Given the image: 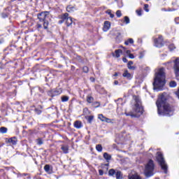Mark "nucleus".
I'll list each match as a JSON object with an SVG mask.
<instances>
[{
    "instance_id": "nucleus-31",
    "label": "nucleus",
    "mask_w": 179,
    "mask_h": 179,
    "mask_svg": "<svg viewBox=\"0 0 179 179\" xmlns=\"http://www.w3.org/2000/svg\"><path fill=\"white\" fill-rule=\"evenodd\" d=\"M169 48L170 51H173V50H176V46L174 45V44H171L169 45Z\"/></svg>"
},
{
    "instance_id": "nucleus-42",
    "label": "nucleus",
    "mask_w": 179,
    "mask_h": 179,
    "mask_svg": "<svg viewBox=\"0 0 179 179\" xmlns=\"http://www.w3.org/2000/svg\"><path fill=\"white\" fill-rule=\"evenodd\" d=\"M129 57L131 59H134V58H135V56H134V55H132V54H129Z\"/></svg>"
},
{
    "instance_id": "nucleus-29",
    "label": "nucleus",
    "mask_w": 179,
    "mask_h": 179,
    "mask_svg": "<svg viewBox=\"0 0 179 179\" xmlns=\"http://www.w3.org/2000/svg\"><path fill=\"white\" fill-rule=\"evenodd\" d=\"M106 13L109 15L110 17H111L112 19L114 17V14L111 13V10H106Z\"/></svg>"
},
{
    "instance_id": "nucleus-12",
    "label": "nucleus",
    "mask_w": 179,
    "mask_h": 179,
    "mask_svg": "<svg viewBox=\"0 0 179 179\" xmlns=\"http://www.w3.org/2000/svg\"><path fill=\"white\" fill-rule=\"evenodd\" d=\"M122 76L123 78H127V79H132V75L129 73L128 70H124Z\"/></svg>"
},
{
    "instance_id": "nucleus-26",
    "label": "nucleus",
    "mask_w": 179,
    "mask_h": 179,
    "mask_svg": "<svg viewBox=\"0 0 179 179\" xmlns=\"http://www.w3.org/2000/svg\"><path fill=\"white\" fill-rule=\"evenodd\" d=\"M0 132L1 134H6V132H8V129L6 127H1Z\"/></svg>"
},
{
    "instance_id": "nucleus-11",
    "label": "nucleus",
    "mask_w": 179,
    "mask_h": 179,
    "mask_svg": "<svg viewBox=\"0 0 179 179\" xmlns=\"http://www.w3.org/2000/svg\"><path fill=\"white\" fill-rule=\"evenodd\" d=\"M110 27H111V23H110V22L108 21H106L104 22L103 31H108Z\"/></svg>"
},
{
    "instance_id": "nucleus-37",
    "label": "nucleus",
    "mask_w": 179,
    "mask_h": 179,
    "mask_svg": "<svg viewBox=\"0 0 179 179\" xmlns=\"http://www.w3.org/2000/svg\"><path fill=\"white\" fill-rule=\"evenodd\" d=\"M94 118V117L93 116H89L88 118H87V121L88 122H90V124H91V122L93 121V119Z\"/></svg>"
},
{
    "instance_id": "nucleus-48",
    "label": "nucleus",
    "mask_w": 179,
    "mask_h": 179,
    "mask_svg": "<svg viewBox=\"0 0 179 179\" xmlns=\"http://www.w3.org/2000/svg\"><path fill=\"white\" fill-rule=\"evenodd\" d=\"M139 58L140 59H142V58H143V56H140Z\"/></svg>"
},
{
    "instance_id": "nucleus-22",
    "label": "nucleus",
    "mask_w": 179,
    "mask_h": 179,
    "mask_svg": "<svg viewBox=\"0 0 179 179\" xmlns=\"http://www.w3.org/2000/svg\"><path fill=\"white\" fill-rule=\"evenodd\" d=\"M96 150L98 152H102L103 151V147L101 146V144H98V145H96Z\"/></svg>"
},
{
    "instance_id": "nucleus-7",
    "label": "nucleus",
    "mask_w": 179,
    "mask_h": 179,
    "mask_svg": "<svg viewBox=\"0 0 179 179\" xmlns=\"http://www.w3.org/2000/svg\"><path fill=\"white\" fill-rule=\"evenodd\" d=\"M50 17H51V15L48 11L43 12L38 15V19H39L40 22H47L50 20Z\"/></svg>"
},
{
    "instance_id": "nucleus-38",
    "label": "nucleus",
    "mask_w": 179,
    "mask_h": 179,
    "mask_svg": "<svg viewBox=\"0 0 179 179\" xmlns=\"http://www.w3.org/2000/svg\"><path fill=\"white\" fill-rule=\"evenodd\" d=\"M83 72L87 73L89 72V68L87 66H84L83 69Z\"/></svg>"
},
{
    "instance_id": "nucleus-43",
    "label": "nucleus",
    "mask_w": 179,
    "mask_h": 179,
    "mask_svg": "<svg viewBox=\"0 0 179 179\" xmlns=\"http://www.w3.org/2000/svg\"><path fill=\"white\" fill-rule=\"evenodd\" d=\"M175 22H176V24H178V23H179V17H176V18L175 19Z\"/></svg>"
},
{
    "instance_id": "nucleus-39",
    "label": "nucleus",
    "mask_w": 179,
    "mask_h": 179,
    "mask_svg": "<svg viewBox=\"0 0 179 179\" xmlns=\"http://www.w3.org/2000/svg\"><path fill=\"white\" fill-rule=\"evenodd\" d=\"M37 145H43V140L41 138H38L36 140Z\"/></svg>"
},
{
    "instance_id": "nucleus-47",
    "label": "nucleus",
    "mask_w": 179,
    "mask_h": 179,
    "mask_svg": "<svg viewBox=\"0 0 179 179\" xmlns=\"http://www.w3.org/2000/svg\"><path fill=\"white\" fill-rule=\"evenodd\" d=\"M115 85H118V81H115Z\"/></svg>"
},
{
    "instance_id": "nucleus-49",
    "label": "nucleus",
    "mask_w": 179,
    "mask_h": 179,
    "mask_svg": "<svg viewBox=\"0 0 179 179\" xmlns=\"http://www.w3.org/2000/svg\"><path fill=\"white\" fill-rule=\"evenodd\" d=\"M55 94H61V93H57V92H55Z\"/></svg>"
},
{
    "instance_id": "nucleus-18",
    "label": "nucleus",
    "mask_w": 179,
    "mask_h": 179,
    "mask_svg": "<svg viewBox=\"0 0 179 179\" xmlns=\"http://www.w3.org/2000/svg\"><path fill=\"white\" fill-rule=\"evenodd\" d=\"M103 157L106 160H107V162H108V160H111V155L107 152L103 153Z\"/></svg>"
},
{
    "instance_id": "nucleus-24",
    "label": "nucleus",
    "mask_w": 179,
    "mask_h": 179,
    "mask_svg": "<svg viewBox=\"0 0 179 179\" xmlns=\"http://www.w3.org/2000/svg\"><path fill=\"white\" fill-rule=\"evenodd\" d=\"M125 45H128L129 44H134V39L129 38L128 41H125Z\"/></svg>"
},
{
    "instance_id": "nucleus-40",
    "label": "nucleus",
    "mask_w": 179,
    "mask_h": 179,
    "mask_svg": "<svg viewBox=\"0 0 179 179\" xmlns=\"http://www.w3.org/2000/svg\"><path fill=\"white\" fill-rule=\"evenodd\" d=\"M149 8V5L145 4L144 5V10H145V12H149V8Z\"/></svg>"
},
{
    "instance_id": "nucleus-33",
    "label": "nucleus",
    "mask_w": 179,
    "mask_h": 179,
    "mask_svg": "<svg viewBox=\"0 0 179 179\" xmlns=\"http://www.w3.org/2000/svg\"><path fill=\"white\" fill-rule=\"evenodd\" d=\"M105 122H107V124H111V123H113V120L106 117Z\"/></svg>"
},
{
    "instance_id": "nucleus-27",
    "label": "nucleus",
    "mask_w": 179,
    "mask_h": 179,
    "mask_svg": "<svg viewBox=\"0 0 179 179\" xmlns=\"http://www.w3.org/2000/svg\"><path fill=\"white\" fill-rule=\"evenodd\" d=\"M129 17L128 16H125L124 17V22L126 23V24H129Z\"/></svg>"
},
{
    "instance_id": "nucleus-34",
    "label": "nucleus",
    "mask_w": 179,
    "mask_h": 179,
    "mask_svg": "<svg viewBox=\"0 0 179 179\" xmlns=\"http://www.w3.org/2000/svg\"><path fill=\"white\" fill-rule=\"evenodd\" d=\"M44 170H45V171H46V173H49V171H50V165H45L44 166Z\"/></svg>"
},
{
    "instance_id": "nucleus-10",
    "label": "nucleus",
    "mask_w": 179,
    "mask_h": 179,
    "mask_svg": "<svg viewBox=\"0 0 179 179\" xmlns=\"http://www.w3.org/2000/svg\"><path fill=\"white\" fill-rule=\"evenodd\" d=\"M102 168H103V169L99 170V176H103V174H104V171L106 174L107 173V171H108V164L103 165Z\"/></svg>"
},
{
    "instance_id": "nucleus-51",
    "label": "nucleus",
    "mask_w": 179,
    "mask_h": 179,
    "mask_svg": "<svg viewBox=\"0 0 179 179\" xmlns=\"http://www.w3.org/2000/svg\"><path fill=\"white\" fill-rule=\"evenodd\" d=\"M146 1H149V0H146Z\"/></svg>"
},
{
    "instance_id": "nucleus-41",
    "label": "nucleus",
    "mask_w": 179,
    "mask_h": 179,
    "mask_svg": "<svg viewBox=\"0 0 179 179\" xmlns=\"http://www.w3.org/2000/svg\"><path fill=\"white\" fill-rule=\"evenodd\" d=\"M136 13H137V15H138V16H141V15H142V10H136Z\"/></svg>"
},
{
    "instance_id": "nucleus-19",
    "label": "nucleus",
    "mask_w": 179,
    "mask_h": 179,
    "mask_svg": "<svg viewBox=\"0 0 179 179\" xmlns=\"http://www.w3.org/2000/svg\"><path fill=\"white\" fill-rule=\"evenodd\" d=\"M129 179H142L138 173H136L134 175L129 176Z\"/></svg>"
},
{
    "instance_id": "nucleus-1",
    "label": "nucleus",
    "mask_w": 179,
    "mask_h": 179,
    "mask_svg": "<svg viewBox=\"0 0 179 179\" xmlns=\"http://www.w3.org/2000/svg\"><path fill=\"white\" fill-rule=\"evenodd\" d=\"M166 99L164 94L159 95L156 105L159 115H173V108L166 101Z\"/></svg>"
},
{
    "instance_id": "nucleus-30",
    "label": "nucleus",
    "mask_w": 179,
    "mask_h": 179,
    "mask_svg": "<svg viewBox=\"0 0 179 179\" xmlns=\"http://www.w3.org/2000/svg\"><path fill=\"white\" fill-rule=\"evenodd\" d=\"M93 100H94V99H93L92 96H88L87 97V103H93Z\"/></svg>"
},
{
    "instance_id": "nucleus-45",
    "label": "nucleus",
    "mask_w": 179,
    "mask_h": 179,
    "mask_svg": "<svg viewBox=\"0 0 179 179\" xmlns=\"http://www.w3.org/2000/svg\"><path fill=\"white\" fill-rule=\"evenodd\" d=\"M122 61H123V62H128V60H127V58H125V57H124V58L122 59Z\"/></svg>"
},
{
    "instance_id": "nucleus-14",
    "label": "nucleus",
    "mask_w": 179,
    "mask_h": 179,
    "mask_svg": "<svg viewBox=\"0 0 179 179\" xmlns=\"http://www.w3.org/2000/svg\"><path fill=\"white\" fill-rule=\"evenodd\" d=\"M132 65H134V62L129 61L127 64V68H128V69H130L131 71H135L136 67L134 66H132Z\"/></svg>"
},
{
    "instance_id": "nucleus-28",
    "label": "nucleus",
    "mask_w": 179,
    "mask_h": 179,
    "mask_svg": "<svg viewBox=\"0 0 179 179\" xmlns=\"http://www.w3.org/2000/svg\"><path fill=\"white\" fill-rule=\"evenodd\" d=\"M117 172H115V170L114 169H110L108 171L109 176H114V174H116Z\"/></svg>"
},
{
    "instance_id": "nucleus-50",
    "label": "nucleus",
    "mask_w": 179,
    "mask_h": 179,
    "mask_svg": "<svg viewBox=\"0 0 179 179\" xmlns=\"http://www.w3.org/2000/svg\"><path fill=\"white\" fill-rule=\"evenodd\" d=\"M38 27H41V25L38 24Z\"/></svg>"
},
{
    "instance_id": "nucleus-23",
    "label": "nucleus",
    "mask_w": 179,
    "mask_h": 179,
    "mask_svg": "<svg viewBox=\"0 0 179 179\" xmlns=\"http://www.w3.org/2000/svg\"><path fill=\"white\" fill-rule=\"evenodd\" d=\"M62 150L64 152V153H68V150H69V149L68 148V146L64 145L62 146Z\"/></svg>"
},
{
    "instance_id": "nucleus-44",
    "label": "nucleus",
    "mask_w": 179,
    "mask_h": 179,
    "mask_svg": "<svg viewBox=\"0 0 179 179\" xmlns=\"http://www.w3.org/2000/svg\"><path fill=\"white\" fill-rule=\"evenodd\" d=\"M126 54L129 56L131 54V50H127Z\"/></svg>"
},
{
    "instance_id": "nucleus-3",
    "label": "nucleus",
    "mask_w": 179,
    "mask_h": 179,
    "mask_svg": "<svg viewBox=\"0 0 179 179\" xmlns=\"http://www.w3.org/2000/svg\"><path fill=\"white\" fill-rule=\"evenodd\" d=\"M154 89H162L166 85V75L164 74V69H160L155 76L153 83Z\"/></svg>"
},
{
    "instance_id": "nucleus-16",
    "label": "nucleus",
    "mask_w": 179,
    "mask_h": 179,
    "mask_svg": "<svg viewBox=\"0 0 179 179\" xmlns=\"http://www.w3.org/2000/svg\"><path fill=\"white\" fill-rule=\"evenodd\" d=\"M66 10L67 12H75V10H76V8H75V6H68L66 8Z\"/></svg>"
},
{
    "instance_id": "nucleus-35",
    "label": "nucleus",
    "mask_w": 179,
    "mask_h": 179,
    "mask_svg": "<svg viewBox=\"0 0 179 179\" xmlns=\"http://www.w3.org/2000/svg\"><path fill=\"white\" fill-rule=\"evenodd\" d=\"M116 15L117 16V17H121V16H122V13H121V10H117Z\"/></svg>"
},
{
    "instance_id": "nucleus-9",
    "label": "nucleus",
    "mask_w": 179,
    "mask_h": 179,
    "mask_svg": "<svg viewBox=\"0 0 179 179\" xmlns=\"http://www.w3.org/2000/svg\"><path fill=\"white\" fill-rule=\"evenodd\" d=\"M154 41L155 47H157L158 48L163 47V38L162 36H159L158 38L155 39Z\"/></svg>"
},
{
    "instance_id": "nucleus-17",
    "label": "nucleus",
    "mask_w": 179,
    "mask_h": 179,
    "mask_svg": "<svg viewBox=\"0 0 179 179\" xmlns=\"http://www.w3.org/2000/svg\"><path fill=\"white\" fill-rule=\"evenodd\" d=\"M74 127H75V128H77V129H80V128L82 127V122L76 121L74 122Z\"/></svg>"
},
{
    "instance_id": "nucleus-15",
    "label": "nucleus",
    "mask_w": 179,
    "mask_h": 179,
    "mask_svg": "<svg viewBox=\"0 0 179 179\" xmlns=\"http://www.w3.org/2000/svg\"><path fill=\"white\" fill-rule=\"evenodd\" d=\"M8 143H11L12 145H16L17 143V139L15 137L10 138L8 140Z\"/></svg>"
},
{
    "instance_id": "nucleus-6",
    "label": "nucleus",
    "mask_w": 179,
    "mask_h": 179,
    "mask_svg": "<svg viewBox=\"0 0 179 179\" xmlns=\"http://www.w3.org/2000/svg\"><path fill=\"white\" fill-rule=\"evenodd\" d=\"M61 19L62 21H59V23H64V22H66V26H71V24L73 23L72 17H69V14L67 13L63 14Z\"/></svg>"
},
{
    "instance_id": "nucleus-20",
    "label": "nucleus",
    "mask_w": 179,
    "mask_h": 179,
    "mask_svg": "<svg viewBox=\"0 0 179 179\" xmlns=\"http://www.w3.org/2000/svg\"><path fill=\"white\" fill-rule=\"evenodd\" d=\"M98 118H99V120H100L102 122H105L106 117L104 115H103V114H100V115H99Z\"/></svg>"
},
{
    "instance_id": "nucleus-5",
    "label": "nucleus",
    "mask_w": 179,
    "mask_h": 179,
    "mask_svg": "<svg viewBox=\"0 0 179 179\" xmlns=\"http://www.w3.org/2000/svg\"><path fill=\"white\" fill-rule=\"evenodd\" d=\"M155 170V164L153 161L150 159L148 163L145 165L144 174L145 177H152L153 176V171Z\"/></svg>"
},
{
    "instance_id": "nucleus-8",
    "label": "nucleus",
    "mask_w": 179,
    "mask_h": 179,
    "mask_svg": "<svg viewBox=\"0 0 179 179\" xmlns=\"http://www.w3.org/2000/svg\"><path fill=\"white\" fill-rule=\"evenodd\" d=\"M173 69H174L176 76H179V58H177L174 61Z\"/></svg>"
},
{
    "instance_id": "nucleus-36",
    "label": "nucleus",
    "mask_w": 179,
    "mask_h": 179,
    "mask_svg": "<svg viewBox=\"0 0 179 179\" xmlns=\"http://www.w3.org/2000/svg\"><path fill=\"white\" fill-rule=\"evenodd\" d=\"M43 27L44 29H48V21H43Z\"/></svg>"
},
{
    "instance_id": "nucleus-2",
    "label": "nucleus",
    "mask_w": 179,
    "mask_h": 179,
    "mask_svg": "<svg viewBox=\"0 0 179 179\" xmlns=\"http://www.w3.org/2000/svg\"><path fill=\"white\" fill-rule=\"evenodd\" d=\"M143 114V107H142V101L138 96L134 97V106L133 107V111L129 113H125L127 117H131V118H138Z\"/></svg>"
},
{
    "instance_id": "nucleus-32",
    "label": "nucleus",
    "mask_w": 179,
    "mask_h": 179,
    "mask_svg": "<svg viewBox=\"0 0 179 179\" xmlns=\"http://www.w3.org/2000/svg\"><path fill=\"white\" fill-rule=\"evenodd\" d=\"M68 100H69V97L66 96H64L62 97V101L63 102L68 101Z\"/></svg>"
},
{
    "instance_id": "nucleus-46",
    "label": "nucleus",
    "mask_w": 179,
    "mask_h": 179,
    "mask_svg": "<svg viewBox=\"0 0 179 179\" xmlns=\"http://www.w3.org/2000/svg\"><path fill=\"white\" fill-rule=\"evenodd\" d=\"M114 76H118V73H115L114 74Z\"/></svg>"
},
{
    "instance_id": "nucleus-4",
    "label": "nucleus",
    "mask_w": 179,
    "mask_h": 179,
    "mask_svg": "<svg viewBox=\"0 0 179 179\" xmlns=\"http://www.w3.org/2000/svg\"><path fill=\"white\" fill-rule=\"evenodd\" d=\"M156 159L158 163H159L162 169L164 170L165 174H167V169H169V166L164 160V157H163V154H162L160 152H157Z\"/></svg>"
},
{
    "instance_id": "nucleus-13",
    "label": "nucleus",
    "mask_w": 179,
    "mask_h": 179,
    "mask_svg": "<svg viewBox=\"0 0 179 179\" xmlns=\"http://www.w3.org/2000/svg\"><path fill=\"white\" fill-rule=\"evenodd\" d=\"M121 54H122V50H121V49L116 50L115 53H113V57H115V58H120V57H121Z\"/></svg>"
},
{
    "instance_id": "nucleus-21",
    "label": "nucleus",
    "mask_w": 179,
    "mask_h": 179,
    "mask_svg": "<svg viewBox=\"0 0 179 179\" xmlns=\"http://www.w3.org/2000/svg\"><path fill=\"white\" fill-rule=\"evenodd\" d=\"M115 177L117 179H122V174L121 171H117L115 173Z\"/></svg>"
},
{
    "instance_id": "nucleus-25",
    "label": "nucleus",
    "mask_w": 179,
    "mask_h": 179,
    "mask_svg": "<svg viewBox=\"0 0 179 179\" xmlns=\"http://www.w3.org/2000/svg\"><path fill=\"white\" fill-rule=\"evenodd\" d=\"M170 87H176L177 86V83L176 81H171L169 83Z\"/></svg>"
}]
</instances>
